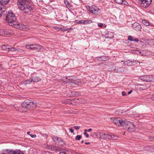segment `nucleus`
<instances>
[{
    "instance_id": "nucleus-1",
    "label": "nucleus",
    "mask_w": 154,
    "mask_h": 154,
    "mask_svg": "<svg viewBox=\"0 0 154 154\" xmlns=\"http://www.w3.org/2000/svg\"><path fill=\"white\" fill-rule=\"evenodd\" d=\"M5 19L10 26L15 28L23 30H26L28 29L25 25L18 23L16 21V18L15 15L11 12H8L6 16Z\"/></svg>"
},
{
    "instance_id": "nucleus-2",
    "label": "nucleus",
    "mask_w": 154,
    "mask_h": 154,
    "mask_svg": "<svg viewBox=\"0 0 154 154\" xmlns=\"http://www.w3.org/2000/svg\"><path fill=\"white\" fill-rule=\"evenodd\" d=\"M17 5L21 10L24 11V12L29 13L32 10L27 0H18Z\"/></svg>"
},
{
    "instance_id": "nucleus-3",
    "label": "nucleus",
    "mask_w": 154,
    "mask_h": 154,
    "mask_svg": "<svg viewBox=\"0 0 154 154\" xmlns=\"http://www.w3.org/2000/svg\"><path fill=\"white\" fill-rule=\"evenodd\" d=\"M21 106L23 109H27L29 110H32L36 108V105L35 102L29 100H26L23 103Z\"/></svg>"
},
{
    "instance_id": "nucleus-4",
    "label": "nucleus",
    "mask_w": 154,
    "mask_h": 154,
    "mask_svg": "<svg viewBox=\"0 0 154 154\" xmlns=\"http://www.w3.org/2000/svg\"><path fill=\"white\" fill-rule=\"evenodd\" d=\"M123 127L127 129L130 132L134 131L136 129V126L131 122L125 121Z\"/></svg>"
},
{
    "instance_id": "nucleus-5",
    "label": "nucleus",
    "mask_w": 154,
    "mask_h": 154,
    "mask_svg": "<svg viewBox=\"0 0 154 154\" xmlns=\"http://www.w3.org/2000/svg\"><path fill=\"white\" fill-rule=\"evenodd\" d=\"M111 121L118 126H123L126 120H123L119 118H111Z\"/></svg>"
},
{
    "instance_id": "nucleus-6",
    "label": "nucleus",
    "mask_w": 154,
    "mask_h": 154,
    "mask_svg": "<svg viewBox=\"0 0 154 154\" xmlns=\"http://www.w3.org/2000/svg\"><path fill=\"white\" fill-rule=\"evenodd\" d=\"M52 138L55 144L58 143L61 145L65 144L64 141L60 137H58L57 136H53L52 137Z\"/></svg>"
},
{
    "instance_id": "nucleus-7",
    "label": "nucleus",
    "mask_w": 154,
    "mask_h": 154,
    "mask_svg": "<svg viewBox=\"0 0 154 154\" xmlns=\"http://www.w3.org/2000/svg\"><path fill=\"white\" fill-rule=\"evenodd\" d=\"M152 75H143L141 76L140 79L144 81L150 82L152 81Z\"/></svg>"
},
{
    "instance_id": "nucleus-8",
    "label": "nucleus",
    "mask_w": 154,
    "mask_h": 154,
    "mask_svg": "<svg viewBox=\"0 0 154 154\" xmlns=\"http://www.w3.org/2000/svg\"><path fill=\"white\" fill-rule=\"evenodd\" d=\"M141 3L140 5L141 6L146 8L148 7L151 4L152 0H140Z\"/></svg>"
},
{
    "instance_id": "nucleus-9",
    "label": "nucleus",
    "mask_w": 154,
    "mask_h": 154,
    "mask_svg": "<svg viewBox=\"0 0 154 154\" xmlns=\"http://www.w3.org/2000/svg\"><path fill=\"white\" fill-rule=\"evenodd\" d=\"M89 11L91 12L94 14H96L99 10L98 8L95 5H92L91 6H88Z\"/></svg>"
},
{
    "instance_id": "nucleus-10",
    "label": "nucleus",
    "mask_w": 154,
    "mask_h": 154,
    "mask_svg": "<svg viewBox=\"0 0 154 154\" xmlns=\"http://www.w3.org/2000/svg\"><path fill=\"white\" fill-rule=\"evenodd\" d=\"M32 50L39 51L43 50V47L38 44H32Z\"/></svg>"
},
{
    "instance_id": "nucleus-11",
    "label": "nucleus",
    "mask_w": 154,
    "mask_h": 154,
    "mask_svg": "<svg viewBox=\"0 0 154 154\" xmlns=\"http://www.w3.org/2000/svg\"><path fill=\"white\" fill-rule=\"evenodd\" d=\"M100 138L104 139H110V135L108 134H105L101 132L100 133Z\"/></svg>"
},
{
    "instance_id": "nucleus-12",
    "label": "nucleus",
    "mask_w": 154,
    "mask_h": 154,
    "mask_svg": "<svg viewBox=\"0 0 154 154\" xmlns=\"http://www.w3.org/2000/svg\"><path fill=\"white\" fill-rule=\"evenodd\" d=\"M133 28L137 31H139L141 30V26L139 23L135 22L132 25Z\"/></svg>"
},
{
    "instance_id": "nucleus-13",
    "label": "nucleus",
    "mask_w": 154,
    "mask_h": 154,
    "mask_svg": "<svg viewBox=\"0 0 154 154\" xmlns=\"http://www.w3.org/2000/svg\"><path fill=\"white\" fill-rule=\"evenodd\" d=\"M123 70V68L120 67H113L112 68V71H113L116 72H122Z\"/></svg>"
},
{
    "instance_id": "nucleus-14",
    "label": "nucleus",
    "mask_w": 154,
    "mask_h": 154,
    "mask_svg": "<svg viewBox=\"0 0 154 154\" xmlns=\"http://www.w3.org/2000/svg\"><path fill=\"white\" fill-rule=\"evenodd\" d=\"M109 59V57H106L105 56H101L99 57H97V59L98 60L100 61H105Z\"/></svg>"
},
{
    "instance_id": "nucleus-15",
    "label": "nucleus",
    "mask_w": 154,
    "mask_h": 154,
    "mask_svg": "<svg viewBox=\"0 0 154 154\" xmlns=\"http://www.w3.org/2000/svg\"><path fill=\"white\" fill-rule=\"evenodd\" d=\"M10 46L7 45H3L1 46L2 49L7 51H9Z\"/></svg>"
},
{
    "instance_id": "nucleus-16",
    "label": "nucleus",
    "mask_w": 154,
    "mask_h": 154,
    "mask_svg": "<svg viewBox=\"0 0 154 154\" xmlns=\"http://www.w3.org/2000/svg\"><path fill=\"white\" fill-rule=\"evenodd\" d=\"M105 37L106 38L109 39L112 38L113 37V34L111 32L108 33L105 35Z\"/></svg>"
},
{
    "instance_id": "nucleus-17",
    "label": "nucleus",
    "mask_w": 154,
    "mask_h": 154,
    "mask_svg": "<svg viewBox=\"0 0 154 154\" xmlns=\"http://www.w3.org/2000/svg\"><path fill=\"white\" fill-rule=\"evenodd\" d=\"M6 9V8L3 6H0V17L2 16V13L5 11Z\"/></svg>"
},
{
    "instance_id": "nucleus-18",
    "label": "nucleus",
    "mask_w": 154,
    "mask_h": 154,
    "mask_svg": "<svg viewBox=\"0 0 154 154\" xmlns=\"http://www.w3.org/2000/svg\"><path fill=\"white\" fill-rule=\"evenodd\" d=\"M10 0H0V4L4 5L7 4Z\"/></svg>"
},
{
    "instance_id": "nucleus-19",
    "label": "nucleus",
    "mask_w": 154,
    "mask_h": 154,
    "mask_svg": "<svg viewBox=\"0 0 154 154\" xmlns=\"http://www.w3.org/2000/svg\"><path fill=\"white\" fill-rule=\"evenodd\" d=\"M32 79V81L35 82H38L41 80V79L38 77H34Z\"/></svg>"
},
{
    "instance_id": "nucleus-20",
    "label": "nucleus",
    "mask_w": 154,
    "mask_h": 154,
    "mask_svg": "<svg viewBox=\"0 0 154 154\" xmlns=\"http://www.w3.org/2000/svg\"><path fill=\"white\" fill-rule=\"evenodd\" d=\"M14 33L10 29L5 30V34L11 35Z\"/></svg>"
},
{
    "instance_id": "nucleus-21",
    "label": "nucleus",
    "mask_w": 154,
    "mask_h": 154,
    "mask_svg": "<svg viewBox=\"0 0 154 154\" xmlns=\"http://www.w3.org/2000/svg\"><path fill=\"white\" fill-rule=\"evenodd\" d=\"M49 148L52 151H56L58 149V147L56 146L51 145L49 146Z\"/></svg>"
},
{
    "instance_id": "nucleus-22",
    "label": "nucleus",
    "mask_w": 154,
    "mask_h": 154,
    "mask_svg": "<svg viewBox=\"0 0 154 154\" xmlns=\"http://www.w3.org/2000/svg\"><path fill=\"white\" fill-rule=\"evenodd\" d=\"M139 89L140 90H143L146 89V86L144 85H139Z\"/></svg>"
},
{
    "instance_id": "nucleus-23",
    "label": "nucleus",
    "mask_w": 154,
    "mask_h": 154,
    "mask_svg": "<svg viewBox=\"0 0 154 154\" xmlns=\"http://www.w3.org/2000/svg\"><path fill=\"white\" fill-rule=\"evenodd\" d=\"M77 100L76 99H74V100H66L65 101V102H64V103H74V102L75 101H76V100Z\"/></svg>"
},
{
    "instance_id": "nucleus-24",
    "label": "nucleus",
    "mask_w": 154,
    "mask_h": 154,
    "mask_svg": "<svg viewBox=\"0 0 154 154\" xmlns=\"http://www.w3.org/2000/svg\"><path fill=\"white\" fill-rule=\"evenodd\" d=\"M110 137H111V138L110 139H112V140H117L118 139V137L117 135H115L114 134L110 135Z\"/></svg>"
},
{
    "instance_id": "nucleus-25",
    "label": "nucleus",
    "mask_w": 154,
    "mask_h": 154,
    "mask_svg": "<svg viewBox=\"0 0 154 154\" xmlns=\"http://www.w3.org/2000/svg\"><path fill=\"white\" fill-rule=\"evenodd\" d=\"M23 52V50L20 48H17L16 49V53H21L22 54Z\"/></svg>"
},
{
    "instance_id": "nucleus-26",
    "label": "nucleus",
    "mask_w": 154,
    "mask_h": 154,
    "mask_svg": "<svg viewBox=\"0 0 154 154\" xmlns=\"http://www.w3.org/2000/svg\"><path fill=\"white\" fill-rule=\"evenodd\" d=\"M142 23L146 26H147L149 25V23L145 20H142Z\"/></svg>"
},
{
    "instance_id": "nucleus-27",
    "label": "nucleus",
    "mask_w": 154,
    "mask_h": 154,
    "mask_svg": "<svg viewBox=\"0 0 154 154\" xmlns=\"http://www.w3.org/2000/svg\"><path fill=\"white\" fill-rule=\"evenodd\" d=\"M16 151H10L7 152L6 153H3L2 154H16Z\"/></svg>"
},
{
    "instance_id": "nucleus-28",
    "label": "nucleus",
    "mask_w": 154,
    "mask_h": 154,
    "mask_svg": "<svg viewBox=\"0 0 154 154\" xmlns=\"http://www.w3.org/2000/svg\"><path fill=\"white\" fill-rule=\"evenodd\" d=\"M92 23V21L90 20H84V24H87Z\"/></svg>"
},
{
    "instance_id": "nucleus-29",
    "label": "nucleus",
    "mask_w": 154,
    "mask_h": 154,
    "mask_svg": "<svg viewBox=\"0 0 154 154\" xmlns=\"http://www.w3.org/2000/svg\"><path fill=\"white\" fill-rule=\"evenodd\" d=\"M16 48L14 47H12L10 46L9 47V51H12L15 52H16Z\"/></svg>"
},
{
    "instance_id": "nucleus-30",
    "label": "nucleus",
    "mask_w": 154,
    "mask_h": 154,
    "mask_svg": "<svg viewBox=\"0 0 154 154\" xmlns=\"http://www.w3.org/2000/svg\"><path fill=\"white\" fill-rule=\"evenodd\" d=\"M5 30L3 29H0V35H3L5 34Z\"/></svg>"
},
{
    "instance_id": "nucleus-31",
    "label": "nucleus",
    "mask_w": 154,
    "mask_h": 154,
    "mask_svg": "<svg viewBox=\"0 0 154 154\" xmlns=\"http://www.w3.org/2000/svg\"><path fill=\"white\" fill-rule=\"evenodd\" d=\"M106 63L105 62V63H99L98 65L100 66L104 67V66H106Z\"/></svg>"
},
{
    "instance_id": "nucleus-32",
    "label": "nucleus",
    "mask_w": 154,
    "mask_h": 154,
    "mask_svg": "<svg viewBox=\"0 0 154 154\" xmlns=\"http://www.w3.org/2000/svg\"><path fill=\"white\" fill-rule=\"evenodd\" d=\"M82 137L81 135H77L75 138V139L76 140H79Z\"/></svg>"
},
{
    "instance_id": "nucleus-33",
    "label": "nucleus",
    "mask_w": 154,
    "mask_h": 154,
    "mask_svg": "<svg viewBox=\"0 0 154 154\" xmlns=\"http://www.w3.org/2000/svg\"><path fill=\"white\" fill-rule=\"evenodd\" d=\"M115 2L119 4H122L123 2V0H115Z\"/></svg>"
},
{
    "instance_id": "nucleus-34",
    "label": "nucleus",
    "mask_w": 154,
    "mask_h": 154,
    "mask_svg": "<svg viewBox=\"0 0 154 154\" xmlns=\"http://www.w3.org/2000/svg\"><path fill=\"white\" fill-rule=\"evenodd\" d=\"M32 81V79H29L26 81V84H29Z\"/></svg>"
},
{
    "instance_id": "nucleus-35",
    "label": "nucleus",
    "mask_w": 154,
    "mask_h": 154,
    "mask_svg": "<svg viewBox=\"0 0 154 154\" xmlns=\"http://www.w3.org/2000/svg\"><path fill=\"white\" fill-rule=\"evenodd\" d=\"M26 47L27 49H30V50H32V44L26 45Z\"/></svg>"
},
{
    "instance_id": "nucleus-36",
    "label": "nucleus",
    "mask_w": 154,
    "mask_h": 154,
    "mask_svg": "<svg viewBox=\"0 0 154 154\" xmlns=\"http://www.w3.org/2000/svg\"><path fill=\"white\" fill-rule=\"evenodd\" d=\"M134 38L131 36H129L128 37V40L131 41H133Z\"/></svg>"
},
{
    "instance_id": "nucleus-37",
    "label": "nucleus",
    "mask_w": 154,
    "mask_h": 154,
    "mask_svg": "<svg viewBox=\"0 0 154 154\" xmlns=\"http://www.w3.org/2000/svg\"><path fill=\"white\" fill-rule=\"evenodd\" d=\"M87 131V129H85L84 131V134L85 135H86V136L87 137H88L89 135L87 133L86 131Z\"/></svg>"
},
{
    "instance_id": "nucleus-38",
    "label": "nucleus",
    "mask_w": 154,
    "mask_h": 154,
    "mask_svg": "<svg viewBox=\"0 0 154 154\" xmlns=\"http://www.w3.org/2000/svg\"><path fill=\"white\" fill-rule=\"evenodd\" d=\"M66 79H68V80L69 81V82H71L72 83H75L73 81H74V80H72V79H68L67 77H66Z\"/></svg>"
},
{
    "instance_id": "nucleus-39",
    "label": "nucleus",
    "mask_w": 154,
    "mask_h": 154,
    "mask_svg": "<svg viewBox=\"0 0 154 154\" xmlns=\"http://www.w3.org/2000/svg\"><path fill=\"white\" fill-rule=\"evenodd\" d=\"M128 3L125 1H123V2L122 4H123L124 5H127Z\"/></svg>"
},
{
    "instance_id": "nucleus-40",
    "label": "nucleus",
    "mask_w": 154,
    "mask_h": 154,
    "mask_svg": "<svg viewBox=\"0 0 154 154\" xmlns=\"http://www.w3.org/2000/svg\"><path fill=\"white\" fill-rule=\"evenodd\" d=\"M42 154H52L51 152H44Z\"/></svg>"
},
{
    "instance_id": "nucleus-41",
    "label": "nucleus",
    "mask_w": 154,
    "mask_h": 154,
    "mask_svg": "<svg viewBox=\"0 0 154 154\" xmlns=\"http://www.w3.org/2000/svg\"><path fill=\"white\" fill-rule=\"evenodd\" d=\"M71 92L72 93V94H71L70 95L72 96H75L76 95V94H75V91Z\"/></svg>"
},
{
    "instance_id": "nucleus-42",
    "label": "nucleus",
    "mask_w": 154,
    "mask_h": 154,
    "mask_svg": "<svg viewBox=\"0 0 154 154\" xmlns=\"http://www.w3.org/2000/svg\"><path fill=\"white\" fill-rule=\"evenodd\" d=\"M122 95L123 96H125L126 95V93L124 91H122Z\"/></svg>"
},
{
    "instance_id": "nucleus-43",
    "label": "nucleus",
    "mask_w": 154,
    "mask_h": 154,
    "mask_svg": "<svg viewBox=\"0 0 154 154\" xmlns=\"http://www.w3.org/2000/svg\"><path fill=\"white\" fill-rule=\"evenodd\" d=\"M29 135L32 138H35L36 137L35 134H29Z\"/></svg>"
},
{
    "instance_id": "nucleus-44",
    "label": "nucleus",
    "mask_w": 154,
    "mask_h": 154,
    "mask_svg": "<svg viewBox=\"0 0 154 154\" xmlns=\"http://www.w3.org/2000/svg\"><path fill=\"white\" fill-rule=\"evenodd\" d=\"M79 23L84 24V20H81L79 21Z\"/></svg>"
},
{
    "instance_id": "nucleus-45",
    "label": "nucleus",
    "mask_w": 154,
    "mask_h": 154,
    "mask_svg": "<svg viewBox=\"0 0 154 154\" xmlns=\"http://www.w3.org/2000/svg\"><path fill=\"white\" fill-rule=\"evenodd\" d=\"M73 128L76 130H79L80 128V127L76 126H74Z\"/></svg>"
},
{
    "instance_id": "nucleus-46",
    "label": "nucleus",
    "mask_w": 154,
    "mask_h": 154,
    "mask_svg": "<svg viewBox=\"0 0 154 154\" xmlns=\"http://www.w3.org/2000/svg\"><path fill=\"white\" fill-rule=\"evenodd\" d=\"M151 98L152 101H154V94H152Z\"/></svg>"
},
{
    "instance_id": "nucleus-47",
    "label": "nucleus",
    "mask_w": 154,
    "mask_h": 154,
    "mask_svg": "<svg viewBox=\"0 0 154 154\" xmlns=\"http://www.w3.org/2000/svg\"><path fill=\"white\" fill-rule=\"evenodd\" d=\"M139 41V39L137 38H134L133 39V41H135V42H138Z\"/></svg>"
},
{
    "instance_id": "nucleus-48",
    "label": "nucleus",
    "mask_w": 154,
    "mask_h": 154,
    "mask_svg": "<svg viewBox=\"0 0 154 154\" xmlns=\"http://www.w3.org/2000/svg\"><path fill=\"white\" fill-rule=\"evenodd\" d=\"M15 154H24L19 151H16Z\"/></svg>"
},
{
    "instance_id": "nucleus-49",
    "label": "nucleus",
    "mask_w": 154,
    "mask_h": 154,
    "mask_svg": "<svg viewBox=\"0 0 154 154\" xmlns=\"http://www.w3.org/2000/svg\"><path fill=\"white\" fill-rule=\"evenodd\" d=\"M103 24L102 23H100L98 24V26L100 27H102L103 26Z\"/></svg>"
},
{
    "instance_id": "nucleus-50",
    "label": "nucleus",
    "mask_w": 154,
    "mask_h": 154,
    "mask_svg": "<svg viewBox=\"0 0 154 154\" xmlns=\"http://www.w3.org/2000/svg\"><path fill=\"white\" fill-rule=\"evenodd\" d=\"M64 2L66 6H67L68 5H69V3L67 1H65Z\"/></svg>"
},
{
    "instance_id": "nucleus-51",
    "label": "nucleus",
    "mask_w": 154,
    "mask_h": 154,
    "mask_svg": "<svg viewBox=\"0 0 154 154\" xmlns=\"http://www.w3.org/2000/svg\"><path fill=\"white\" fill-rule=\"evenodd\" d=\"M69 130L71 133H73L74 132V130L72 128L70 129Z\"/></svg>"
},
{
    "instance_id": "nucleus-52",
    "label": "nucleus",
    "mask_w": 154,
    "mask_h": 154,
    "mask_svg": "<svg viewBox=\"0 0 154 154\" xmlns=\"http://www.w3.org/2000/svg\"><path fill=\"white\" fill-rule=\"evenodd\" d=\"M59 154H67L64 152H60Z\"/></svg>"
},
{
    "instance_id": "nucleus-53",
    "label": "nucleus",
    "mask_w": 154,
    "mask_h": 154,
    "mask_svg": "<svg viewBox=\"0 0 154 154\" xmlns=\"http://www.w3.org/2000/svg\"><path fill=\"white\" fill-rule=\"evenodd\" d=\"M132 90L130 91H129L128 92V94H131L132 93Z\"/></svg>"
},
{
    "instance_id": "nucleus-54",
    "label": "nucleus",
    "mask_w": 154,
    "mask_h": 154,
    "mask_svg": "<svg viewBox=\"0 0 154 154\" xmlns=\"http://www.w3.org/2000/svg\"><path fill=\"white\" fill-rule=\"evenodd\" d=\"M2 69V66L1 64H0V70Z\"/></svg>"
},
{
    "instance_id": "nucleus-55",
    "label": "nucleus",
    "mask_w": 154,
    "mask_h": 154,
    "mask_svg": "<svg viewBox=\"0 0 154 154\" xmlns=\"http://www.w3.org/2000/svg\"><path fill=\"white\" fill-rule=\"evenodd\" d=\"M152 79L153 80L152 82H154V75H152Z\"/></svg>"
},
{
    "instance_id": "nucleus-56",
    "label": "nucleus",
    "mask_w": 154,
    "mask_h": 154,
    "mask_svg": "<svg viewBox=\"0 0 154 154\" xmlns=\"http://www.w3.org/2000/svg\"><path fill=\"white\" fill-rule=\"evenodd\" d=\"M90 143V142H86L85 143V144L86 145H88Z\"/></svg>"
},
{
    "instance_id": "nucleus-57",
    "label": "nucleus",
    "mask_w": 154,
    "mask_h": 154,
    "mask_svg": "<svg viewBox=\"0 0 154 154\" xmlns=\"http://www.w3.org/2000/svg\"><path fill=\"white\" fill-rule=\"evenodd\" d=\"M91 130H92V129L91 128H90L87 131L90 132V131H91Z\"/></svg>"
},
{
    "instance_id": "nucleus-58",
    "label": "nucleus",
    "mask_w": 154,
    "mask_h": 154,
    "mask_svg": "<svg viewBox=\"0 0 154 154\" xmlns=\"http://www.w3.org/2000/svg\"><path fill=\"white\" fill-rule=\"evenodd\" d=\"M74 154H81V153H80L78 152H75V153H74Z\"/></svg>"
},
{
    "instance_id": "nucleus-59",
    "label": "nucleus",
    "mask_w": 154,
    "mask_h": 154,
    "mask_svg": "<svg viewBox=\"0 0 154 154\" xmlns=\"http://www.w3.org/2000/svg\"><path fill=\"white\" fill-rule=\"evenodd\" d=\"M29 133H30V132H29V131L27 132V134H29H29H29Z\"/></svg>"
},
{
    "instance_id": "nucleus-60",
    "label": "nucleus",
    "mask_w": 154,
    "mask_h": 154,
    "mask_svg": "<svg viewBox=\"0 0 154 154\" xmlns=\"http://www.w3.org/2000/svg\"><path fill=\"white\" fill-rule=\"evenodd\" d=\"M84 141L83 140H82L81 142L82 143H84Z\"/></svg>"
},
{
    "instance_id": "nucleus-61",
    "label": "nucleus",
    "mask_w": 154,
    "mask_h": 154,
    "mask_svg": "<svg viewBox=\"0 0 154 154\" xmlns=\"http://www.w3.org/2000/svg\"><path fill=\"white\" fill-rule=\"evenodd\" d=\"M68 29H69V28H67V29H66L65 30H68Z\"/></svg>"
},
{
    "instance_id": "nucleus-62",
    "label": "nucleus",
    "mask_w": 154,
    "mask_h": 154,
    "mask_svg": "<svg viewBox=\"0 0 154 154\" xmlns=\"http://www.w3.org/2000/svg\"><path fill=\"white\" fill-rule=\"evenodd\" d=\"M69 29H71V30H72V29L71 28H70Z\"/></svg>"
}]
</instances>
